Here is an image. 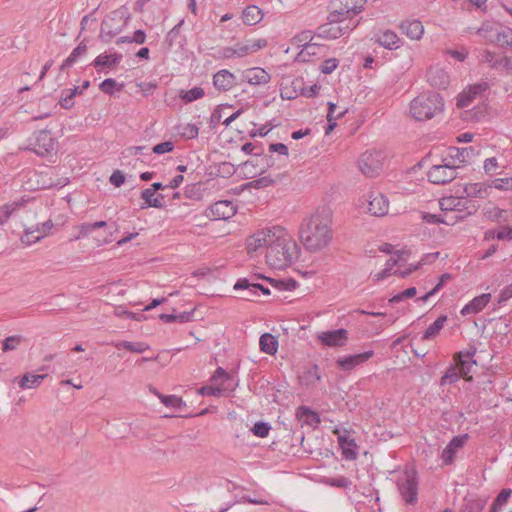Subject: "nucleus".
I'll list each match as a JSON object with an SVG mask.
<instances>
[{
  "label": "nucleus",
  "mask_w": 512,
  "mask_h": 512,
  "mask_svg": "<svg viewBox=\"0 0 512 512\" xmlns=\"http://www.w3.org/2000/svg\"><path fill=\"white\" fill-rule=\"evenodd\" d=\"M416 293H417V290L415 287H409V288L405 289L404 291H402L401 293H398V294L394 295L393 297H391L389 299V303L395 304V303H399V302L403 301L406 298H413L416 295Z\"/></svg>",
  "instance_id": "60"
},
{
  "label": "nucleus",
  "mask_w": 512,
  "mask_h": 512,
  "mask_svg": "<svg viewBox=\"0 0 512 512\" xmlns=\"http://www.w3.org/2000/svg\"><path fill=\"white\" fill-rule=\"evenodd\" d=\"M389 201L380 192H371L368 200V211L373 216H384L388 213Z\"/></svg>",
  "instance_id": "17"
},
{
  "label": "nucleus",
  "mask_w": 512,
  "mask_h": 512,
  "mask_svg": "<svg viewBox=\"0 0 512 512\" xmlns=\"http://www.w3.org/2000/svg\"><path fill=\"white\" fill-rule=\"evenodd\" d=\"M74 98L69 89H64L61 92L59 104L63 109L69 110L74 106Z\"/></svg>",
  "instance_id": "62"
},
{
  "label": "nucleus",
  "mask_w": 512,
  "mask_h": 512,
  "mask_svg": "<svg viewBox=\"0 0 512 512\" xmlns=\"http://www.w3.org/2000/svg\"><path fill=\"white\" fill-rule=\"evenodd\" d=\"M337 106L335 103L333 102H328V113H327V122H328V125H327V128H326V131L325 133L326 134H329L331 131L334 130V128L337 126V119L343 117L347 110H343L341 112H339L338 114H336V116H333V111L336 110Z\"/></svg>",
  "instance_id": "45"
},
{
  "label": "nucleus",
  "mask_w": 512,
  "mask_h": 512,
  "mask_svg": "<svg viewBox=\"0 0 512 512\" xmlns=\"http://www.w3.org/2000/svg\"><path fill=\"white\" fill-rule=\"evenodd\" d=\"M212 382H217L218 380H222L223 382H228V384L233 385L231 382L233 381V377L230 373H228L222 367H218L211 376L210 379Z\"/></svg>",
  "instance_id": "61"
},
{
  "label": "nucleus",
  "mask_w": 512,
  "mask_h": 512,
  "mask_svg": "<svg viewBox=\"0 0 512 512\" xmlns=\"http://www.w3.org/2000/svg\"><path fill=\"white\" fill-rule=\"evenodd\" d=\"M485 505V499L465 497L462 504V512H481Z\"/></svg>",
  "instance_id": "39"
},
{
  "label": "nucleus",
  "mask_w": 512,
  "mask_h": 512,
  "mask_svg": "<svg viewBox=\"0 0 512 512\" xmlns=\"http://www.w3.org/2000/svg\"><path fill=\"white\" fill-rule=\"evenodd\" d=\"M34 145L37 147L35 152L44 156L50 153L54 149V138L51 132L44 129L35 133Z\"/></svg>",
  "instance_id": "19"
},
{
  "label": "nucleus",
  "mask_w": 512,
  "mask_h": 512,
  "mask_svg": "<svg viewBox=\"0 0 512 512\" xmlns=\"http://www.w3.org/2000/svg\"><path fill=\"white\" fill-rule=\"evenodd\" d=\"M324 50V45L307 42L297 54L296 60L299 62H310L312 61V57L320 55Z\"/></svg>",
  "instance_id": "27"
},
{
  "label": "nucleus",
  "mask_w": 512,
  "mask_h": 512,
  "mask_svg": "<svg viewBox=\"0 0 512 512\" xmlns=\"http://www.w3.org/2000/svg\"><path fill=\"white\" fill-rule=\"evenodd\" d=\"M185 20L181 19L178 24H176L172 29L168 31L165 36V44L168 48L173 47L178 44L180 46L185 42V37L181 34V27L183 26Z\"/></svg>",
  "instance_id": "33"
},
{
  "label": "nucleus",
  "mask_w": 512,
  "mask_h": 512,
  "mask_svg": "<svg viewBox=\"0 0 512 512\" xmlns=\"http://www.w3.org/2000/svg\"><path fill=\"white\" fill-rule=\"evenodd\" d=\"M444 108V99L434 91L419 94L410 103V114L417 121L432 119Z\"/></svg>",
  "instance_id": "4"
},
{
  "label": "nucleus",
  "mask_w": 512,
  "mask_h": 512,
  "mask_svg": "<svg viewBox=\"0 0 512 512\" xmlns=\"http://www.w3.org/2000/svg\"><path fill=\"white\" fill-rule=\"evenodd\" d=\"M490 299L491 295L489 293H484L479 296H476L462 308L461 314L463 316H466L469 314L479 313L487 306V304L490 302Z\"/></svg>",
  "instance_id": "25"
},
{
  "label": "nucleus",
  "mask_w": 512,
  "mask_h": 512,
  "mask_svg": "<svg viewBox=\"0 0 512 512\" xmlns=\"http://www.w3.org/2000/svg\"><path fill=\"white\" fill-rule=\"evenodd\" d=\"M498 24L491 22H483L481 27L478 28L477 34L485 38L488 42L491 43V39L495 37V34L498 32Z\"/></svg>",
  "instance_id": "50"
},
{
  "label": "nucleus",
  "mask_w": 512,
  "mask_h": 512,
  "mask_svg": "<svg viewBox=\"0 0 512 512\" xmlns=\"http://www.w3.org/2000/svg\"><path fill=\"white\" fill-rule=\"evenodd\" d=\"M262 18V10L256 5H249L242 12V19L246 25H255L259 23Z\"/></svg>",
  "instance_id": "37"
},
{
  "label": "nucleus",
  "mask_w": 512,
  "mask_h": 512,
  "mask_svg": "<svg viewBox=\"0 0 512 512\" xmlns=\"http://www.w3.org/2000/svg\"><path fill=\"white\" fill-rule=\"evenodd\" d=\"M298 378L302 386L310 388L316 386V384L321 381L322 375L319 366L313 364L306 367Z\"/></svg>",
  "instance_id": "22"
},
{
  "label": "nucleus",
  "mask_w": 512,
  "mask_h": 512,
  "mask_svg": "<svg viewBox=\"0 0 512 512\" xmlns=\"http://www.w3.org/2000/svg\"><path fill=\"white\" fill-rule=\"evenodd\" d=\"M512 495V490L509 488L502 489L494 499L490 512H499V510L507 503Z\"/></svg>",
  "instance_id": "48"
},
{
  "label": "nucleus",
  "mask_w": 512,
  "mask_h": 512,
  "mask_svg": "<svg viewBox=\"0 0 512 512\" xmlns=\"http://www.w3.org/2000/svg\"><path fill=\"white\" fill-rule=\"evenodd\" d=\"M270 430H271V426L269 425V423L264 422V421L255 422L253 427L251 428V432L255 436L260 437V438H264V437L268 436Z\"/></svg>",
  "instance_id": "57"
},
{
  "label": "nucleus",
  "mask_w": 512,
  "mask_h": 512,
  "mask_svg": "<svg viewBox=\"0 0 512 512\" xmlns=\"http://www.w3.org/2000/svg\"><path fill=\"white\" fill-rule=\"evenodd\" d=\"M402 32L412 40H419L424 33V26L419 20H406L400 25Z\"/></svg>",
  "instance_id": "26"
},
{
  "label": "nucleus",
  "mask_w": 512,
  "mask_h": 512,
  "mask_svg": "<svg viewBox=\"0 0 512 512\" xmlns=\"http://www.w3.org/2000/svg\"><path fill=\"white\" fill-rule=\"evenodd\" d=\"M397 486L406 503L414 505L417 502L418 479L415 470L405 471L404 477L398 480Z\"/></svg>",
  "instance_id": "9"
},
{
  "label": "nucleus",
  "mask_w": 512,
  "mask_h": 512,
  "mask_svg": "<svg viewBox=\"0 0 512 512\" xmlns=\"http://www.w3.org/2000/svg\"><path fill=\"white\" fill-rule=\"evenodd\" d=\"M293 84H294L295 90L297 88H299L300 95L308 97V98H312V97L317 96L318 93H319V90H320V86L317 85V84H313L311 86H305V84H304L302 79H296L293 82Z\"/></svg>",
  "instance_id": "46"
},
{
  "label": "nucleus",
  "mask_w": 512,
  "mask_h": 512,
  "mask_svg": "<svg viewBox=\"0 0 512 512\" xmlns=\"http://www.w3.org/2000/svg\"><path fill=\"white\" fill-rule=\"evenodd\" d=\"M235 388H236V385H230V384H228L226 387H214V386L205 385V386L200 387L197 390V392H198V394H200L202 396L219 397V396H222L225 391H227V390L233 391V390H235Z\"/></svg>",
  "instance_id": "41"
},
{
  "label": "nucleus",
  "mask_w": 512,
  "mask_h": 512,
  "mask_svg": "<svg viewBox=\"0 0 512 512\" xmlns=\"http://www.w3.org/2000/svg\"><path fill=\"white\" fill-rule=\"evenodd\" d=\"M296 417L302 423V425L305 424L315 428L320 423V417L318 413L307 406L298 407L296 411Z\"/></svg>",
  "instance_id": "28"
},
{
  "label": "nucleus",
  "mask_w": 512,
  "mask_h": 512,
  "mask_svg": "<svg viewBox=\"0 0 512 512\" xmlns=\"http://www.w3.org/2000/svg\"><path fill=\"white\" fill-rule=\"evenodd\" d=\"M484 215L493 222H501L507 220V211L499 207L486 208Z\"/></svg>",
  "instance_id": "53"
},
{
  "label": "nucleus",
  "mask_w": 512,
  "mask_h": 512,
  "mask_svg": "<svg viewBox=\"0 0 512 512\" xmlns=\"http://www.w3.org/2000/svg\"><path fill=\"white\" fill-rule=\"evenodd\" d=\"M453 361L459 369V373H461L462 378L466 381H471L472 376H470L469 373L471 372L473 365H477V361L475 359H468L465 357H460L459 359L456 353L453 355Z\"/></svg>",
  "instance_id": "34"
},
{
  "label": "nucleus",
  "mask_w": 512,
  "mask_h": 512,
  "mask_svg": "<svg viewBox=\"0 0 512 512\" xmlns=\"http://www.w3.org/2000/svg\"><path fill=\"white\" fill-rule=\"evenodd\" d=\"M366 0H332L325 23L319 25L315 34L327 40L348 36L361 22L357 15L364 10Z\"/></svg>",
  "instance_id": "1"
},
{
  "label": "nucleus",
  "mask_w": 512,
  "mask_h": 512,
  "mask_svg": "<svg viewBox=\"0 0 512 512\" xmlns=\"http://www.w3.org/2000/svg\"><path fill=\"white\" fill-rule=\"evenodd\" d=\"M329 211H317L303 219L299 228V237L304 248L315 253L326 248L333 238Z\"/></svg>",
  "instance_id": "2"
},
{
  "label": "nucleus",
  "mask_w": 512,
  "mask_h": 512,
  "mask_svg": "<svg viewBox=\"0 0 512 512\" xmlns=\"http://www.w3.org/2000/svg\"><path fill=\"white\" fill-rule=\"evenodd\" d=\"M213 86L218 92H228L237 85V78L228 69L217 71L212 78Z\"/></svg>",
  "instance_id": "14"
},
{
  "label": "nucleus",
  "mask_w": 512,
  "mask_h": 512,
  "mask_svg": "<svg viewBox=\"0 0 512 512\" xmlns=\"http://www.w3.org/2000/svg\"><path fill=\"white\" fill-rule=\"evenodd\" d=\"M17 203H7L0 206V226L3 225L17 209Z\"/></svg>",
  "instance_id": "58"
},
{
  "label": "nucleus",
  "mask_w": 512,
  "mask_h": 512,
  "mask_svg": "<svg viewBox=\"0 0 512 512\" xmlns=\"http://www.w3.org/2000/svg\"><path fill=\"white\" fill-rule=\"evenodd\" d=\"M123 56L120 53H113V54H100L97 56L91 63L92 66H94L97 70V72H106L105 69H111L118 65Z\"/></svg>",
  "instance_id": "20"
},
{
  "label": "nucleus",
  "mask_w": 512,
  "mask_h": 512,
  "mask_svg": "<svg viewBox=\"0 0 512 512\" xmlns=\"http://www.w3.org/2000/svg\"><path fill=\"white\" fill-rule=\"evenodd\" d=\"M318 339L328 347H342L348 340V331L344 328L322 332Z\"/></svg>",
  "instance_id": "15"
},
{
  "label": "nucleus",
  "mask_w": 512,
  "mask_h": 512,
  "mask_svg": "<svg viewBox=\"0 0 512 512\" xmlns=\"http://www.w3.org/2000/svg\"><path fill=\"white\" fill-rule=\"evenodd\" d=\"M468 434H462L454 436L447 446L444 448L441 454V459L445 465H449L453 463L456 452L458 449L462 448L465 442L468 440Z\"/></svg>",
  "instance_id": "18"
},
{
  "label": "nucleus",
  "mask_w": 512,
  "mask_h": 512,
  "mask_svg": "<svg viewBox=\"0 0 512 512\" xmlns=\"http://www.w3.org/2000/svg\"><path fill=\"white\" fill-rule=\"evenodd\" d=\"M374 351L368 350L363 353L354 354V355H348L339 357L336 360V364L338 368H340L342 371H351L357 366L365 363L368 361L371 357H373Z\"/></svg>",
  "instance_id": "13"
},
{
  "label": "nucleus",
  "mask_w": 512,
  "mask_h": 512,
  "mask_svg": "<svg viewBox=\"0 0 512 512\" xmlns=\"http://www.w3.org/2000/svg\"><path fill=\"white\" fill-rule=\"evenodd\" d=\"M259 346L262 352L269 355H275L278 350V340L274 335L264 333L260 336Z\"/></svg>",
  "instance_id": "36"
},
{
  "label": "nucleus",
  "mask_w": 512,
  "mask_h": 512,
  "mask_svg": "<svg viewBox=\"0 0 512 512\" xmlns=\"http://www.w3.org/2000/svg\"><path fill=\"white\" fill-rule=\"evenodd\" d=\"M123 87V83H117L113 78H106L99 85V89L109 96L114 95L115 90L118 92L122 91Z\"/></svg>",
  "instance_id": "47"
},
{
  "label": "nucleus",
  "mask_w": 512,
  "mask_h": 512,
  "mask_svg": "<svg viewBox=\"0 0 512 512\" xmlns=\"http://www.w3.org/2000/svg\"><path fill=\"white\" fill-rule=\"evenodd\" d=\"M24 337L22 335H13L6 337L2 341V351L3 352H9L14 351L18 348V346L24 342Z\"/></svg>",
  "instance_id": "54"
},
{
  "label": "nucleus",
  "mask_w": 512,
  "mask_h": 512,
  "mask_svg": "<svg viewBox=\"0 0 512 512\" xmlns=\"http://www.w3.org/2000/svg\"><path fill=\"white\" fill-rule=\"evenodd\" d=\"M339 65V60L337 58H328L322 62L319 67V70L323 74H331Z\"/></svg>",
  "instance_id": "63"
},
{
  "label": "nucleus",
  "mask_w": 512,
  "mask_h": 512,
  "mask_svg": "<svg viewBox=\"0 0 512 512\" xmlns=\"http://www.w3.org/2000/svg\"><path fill=\"white\" fill-rule=\"evenodd\" d=\"M275 183V180L272 179L270 176H263L258 179L252 180L250 182H247L242 185L243 189H261L266 188Z\"/></svg>",
  "instance_id": "52"
},
{
  "label": "nucleus",
  "mask_w": 512,
  "mask_h": 512,
  "mask_svg": "<svg viewBox=\"0 0 512 512\" xmlns=\"http://www.w3.org/2000/svg\"><path fill=\"white\" fill-rule=\"evenodd\" d=\"M263 278L266 279L267 281H269L273 287H275L279 290L292 291L298 287V282L293 278L280 279V280L268 278V277H263Z\"/></svg>",
  "instance_id": "44"
},
{
  "label": "nucleus",
  "mask_w": 512,
  "mask_h": 512,
  "mask_svg": "<svg viewBox=\"0 0 512 512\" xmlns=\"http://www.w3.org/2000/svg\"><path fill=\"white\" fill-rule=\"evenodd\" d=\"M160 399L166 407H172L177 410H180L182 407L186 406V403L182 400V398L176 395H160Z\"/></svg>",
  "instance_id": "55"
},
{
  "label": "nucleus",
  "mask_w": 512,
  "mask_h": 512,
  "mask_svg": "<svg viewBox=\"0 0 512 512\" xmlns=\"http://www.w3.org/2000/svg\"><path fill=\"white\" fill-rule=\"evenodd\" d=\"M255 159L244 162L241 167L246 179L256 176V167H261L259 174L262 175L274 165V158L271 154H265L262 147L254 154Z\"/></svg>",
  "instance_id": "8"
},
{
  "label": "nucleus",
  "mask_w": 512,
  "mask_h": 512,
  "mask_svg": "<svg viewBox=\"0 0 512 512\" xmlns=\"http://www.w3.org/2000/svg\"><path fill=\"white\" fill-rule=\"evenodd\" d=\"M333 434L337 435L338 444L345 460L353 461L358 456V446L354 438L350 437L347 429L335 428Z\"/></svg>",
  "instance_id": "11"
},
{
  "label": "nucleus",
  "mask_w": 512,
  "mask_h": 512,
  "mask_svg": "<svg viewBox=\"0 0 512 512\" xmlns=\"http://www.w3.org/2000/svg\"><path fill=\"white\" fill-rule=\"evenodd\" d=\"M237 57L236 47H221L213 54L216 60H225Z\"/></svg>",
  "instance_id": "56"
},
{
  "label": "nucleus",
  "mask_w": 512,
  "mask_h": 512,
  "mask_svg": "<svg viewBox=\"0 0 512 512\" xmlns=\"http://www.w3.org/2000/svg\"><path fill=\"white\" fill-rule=\"evenodd\" d=\"M255 283L250 282L247 278H240L234 284V290H245L246 294L242 296L243 300L256 301V297L259 296L257 289L253 288Z\"/></svg>",
  "instance_id": "35"
},
{
  "label": "nucleus",
  "mask_w": 512,
  "mask_h": 512,
  "mask_svg": "<svg viewBox=\"0 0 512 512\" xmlns=\"http://www.w3.org/2000/svg\"><path fill=\"white\" fill-rule=\"evenodd\" d=\"M267 46L266 39H248L245 42H238L235 44L237 57L242 58L248 54L257 52Z\"/></svg>",
  "instance_id": "21"
},
{
  "label": "nucleus",
  "mask_w": 512,
  "mask_h": 512,
  "mask_svg": "<svg viewBox=\"0 0 512 512\" xmlns=\"http://www.w3.org/2000/svg\"><path fill=\"white\" fill-rule=\"evenodd\" d=\"M53 228V223L51 220L45 221L41 224V226L37 225L36 227V237L31 242H37L40 241L42 238H44L50 230Z\"/></svg>",
  "instance_id": "64"
},
{
  "label": "nucleus",
  "mask_w": 512,
  "mask_h": 512,
  "mask_svg": "<svg viewBox=\"0 0 512 512\" xmlns=\"http://www.w3.org/2000/svg\"><path fill=\"white\" fill-rule=\"evenodd\" d=\"M447 321L446 315L439 316L431 325L428 326V328L425 330L422 339L423 340H429L433 337H435L440 330L443 328L444 324Z\"/></svg>",
  "instance_id": "40"
},
{
  "label": "nucleus",
  "mask_w": 512,
  "mask_h": 512,
  "mask_svg": "<svg viewBox=\"0 0 512 512\" xmlns=\"http://www.w3.org/2000/svg\"><path fill=\"white\" fill-rule=\"evenodd\" d=\"M512 38V29L511 28H503L499 29L495 34V37L491 39V43L496 44L499 47H509Z\"/></svg>",
  "instance_id": "42"
},
{
  "label": "nucleus",
  "mask_w": 512,
  "mask_h": 512,
  "mask_svg": "<svg viewBox=\"0 0 512 512\" xmlns=\"http://www.w3.org/2000/svg\"><path fill=\"white\" fill-rule=\"evenodd\" d=\"M427 77L430 85L436 88L445 89L449 84V76L443 69H430Z\"/></svg>",
  "instance_id": "31"
},
{
  "label": "nucleus",
  "mask_w": 512,
  "mask_h": 512,
  "mask_svg": "<svg viewBox=\"0 0 512 512\" xmlns=\"http://www.w3.org/2000/svg\"><path fill=\"white\" fill-rule=\"evenodd\" d=\"M129 14L123 9L112 11L110 15L102 21L99 38L108 43L111 39L121 32L124 25L129 19Z\"/></svg>",
  "instance_id": "5"
},
{
  "label": "nucleus",
  "mask_w": 512,
  "mask_h": 512,
  "mask_svg": "<svg viewBox=\"0 0 512 512\" xmlns=\"http://www.w3.org/2000/svg\"><path fill=\"white\" fill-rule=\"evenodd\" d=\"M45 377L46 375L26 373L18 380V385L21 389L36 388L41 384Z\"/></svg>",
  "instance_id": "38"
},
{
  "label": "nucleus",
  "mask_w": 512,
  "mask_h": 512,
  "mask_svg": "<svg viewBox=\"0 0 512 512\" xmlns=\"http://www.w3.org/2000/svg\"><path fill=\"white\" fill-rule=\"evenodd\" d=\"M115 347L118 349L124 348L130 352L135 353H143L149 349V345L145 342H130V341H121L115 344Z\"/></svg>",
  "instance_id": "49"
},
{
  "label": "nucleus",
  "mask_w": 512,
  "mask_h": 512,
  "mask_svg": "<svg viewBox=\"0 0 512 512\" xmlns=\"http://www.w3.org/2000/svg\"><path fill=\"white\" fill-rule=\"evenodd\" d=\"M488 88L486 82L477 83L470 86L467 90L462 91L457 97V107L467 108L469 107L476 96L483 94Z\"/></svg>",
  "instance_id": "16"
},
{
  "label": "nucleus",
  "mask_w": 512,
  "mask_h": 512,
  "mask_svg": "<svg viewBox=\"0 0 512 512\" xmlns=\"http://www.w3.org/2000/svg\"><path fill=\"white\" fill-rule=\"evenodd\" d=\"M276 235V226L272 228H267L265 230L259 231L248 238L247 240V250L248 253L256 252L258 249L262 247H266V251L268 250L269 245L272 242V239Z\"/></svg>",
  "instance_id": "12"
},
{
  "label": "nucleus",
  "mask_w": 512,
  "mask_h": 512,
  "mask_svg": "<svg viewBox=\"0 0 512 512\" xmlns=\"http://www.w3.org/2000/svg\"><path fill=\"white\" fill-rule=\"evenodd\" d=\"M243 79L251 85H263L270 81L271 76L263 68L255 67L245 70L243 72Z\"/></svg>",
  "instance_id": "24"
},
{
  "label": "nucleus",
  "mask_w": 512,
  "mask_h": 512,
  "mask_svg": "<svg viewBox=\"0 0 512 512\" xmlns=\"http://www.w3.org/2000/svg\"><path fill=\"white\" fill-rule=\"evenodd\" d=\"M300 248L287 231L276 226V235L266 251L267 264L278 270L290 266L299 257Z\"/></svg>",
  "instance_id": "3"
},
{
  "label": "nucleus",
  "mask_w": 512,
  "mask_h": 512,
  "mask_svg": "<svg viewBox=\"0 0 512 512\" xmlns=\"http://www.w3.org/2000/svg\"><path fill=\"white\" fill-rule=\"evenodd\" d=\"M474 155L475 149L473 147H450L448 154L450 161L454 164L456 160H458L459 163L462 164L468 163Z\"/></svg>",
  "instance_id": "29"
},
{
  "label": "nucleus",
  "mask_w": 512,
  "mask_h": 512,
  "mask_svg": "<svg viewBox=\"0 0 512 512\" xmlns=\"http://www.w3.org/2000/svg\"><path fill=\"white\" fill-rule=\"evenodd\" d=\"M141 198L144 200V204L141 205V209L153 207V208H163L164 207V196L162 194H158L155 196L154 190L149 188L143 190L141 192Z\"/></svg>",
  "instance_id": "32"
},
{
  "label": "nucleus",
  "mask_w": 512,
  "mask_h": 512,
  "mask_svg": "<svg viewBox=\"0 0 512 512\" xmlns=\"http://www.w3.org/2000/svg\"><path fill=\"white\" fill-rule=\"evenodd\" d=\"M205 95V91L201 87H194L190 90H181L179 97L185 102L190 103L195 100L202 98Z\"/></svg>",
  "instance_id": "51"
},
{
  "label": "nucleus",
  "mask_w": 512,
  "mask_h": 512,
  "mask_svg": "<svg viewBox=\"0 0 512 512\" xmlns=\"http://www.w3.org/2000/svg\"><path fill=\"white\" fill-rule=\"evenodd\" d=\"M443 161L444 164L433 165L427 173L428 180L433 184L444 185L457 177V169L460 165L448 161V158Z\"/></svg>",
  "instance_id": "7"
},
{
  "label": "nucleus",
  "mask_w": 512,
  "mask_h": 512,
  "mask_svg": "<svg viewBox=\"0 0 512 512\" xmlns=\"http://www.w3.org/2000/svg\"><path fill=\"white\" fill-rule=\"evenodd\" d=\"M237 212V208L232 201L220 200L211 204L205 210V216L210 220H228Z\"/></svg>",
  "instance_id": "10"
},
{
  "label": "nucleus",
  "mask_w": 512,
  "mask_h": 512,
  "mask_svg": "<svg viewBox=\"0 0 512 512\" xmlns=\"http://www.w3.org/2000/svg\"><path fill=\"white\" fill-rule=\"evenodd\" d=\"M480 61L487 63L491 68H497L500 66V62L495 57V53L490 50H483L480 54Z\"/></svg>",
  "instance_id": "59"
},
{
  "label": "nucleus",
  "mask_w": 512,
  "mask_h": 512,
  "mask_svg": "<svg viewBox=\"0 0 512 512\" xmlns=\"http://www.w3.org/2000/svg\"><path fill=\"white\" fill-rule=\"evenodd\" d=\"M376 43H378L380 46L389 49V50H396L398 49L402 42L401 39L397 36V34L391 30H386L380 33H377L374 35V38Z\"/></svg>",
  "instance_id": "23"
},
{
  "label": "nucleus",
  "mask_w": 512,
  "mask_h": 512,
  "mask_svg": "<svg viewBox=\"0 0 512 512\" xmlns=\"http://www.w3.org/2000/svg\"><path fill=\"white\" fill-rule=\"evenodd\" d=\"M460 378H462V375L459 373L457 366L453 364L447 368L446 372L441 377L440 385H452L458 382Z\"/></svg>",
  "instance_id": "43"
},
{
  "label": "nucleus",
  "mask_w": 512,
  "mask_h": 512,
  "mask_svg": "<svg viewBox=\"0 0 512 512\" xmlns=\"http://www.w3.org/2000/svg\"><path fill=\"white\" fill-rule=\"evenodd\" d=\"M468 202L464 200V198H459L455 196L444 197L440 200V209L444 212H455L461 213L462 207L465 206Z\"/></svg>",
  "instance_id": "30"
},
{
  "label": "nucleus",
  "mask_w": 512,
  "mask_h": 512,
  "mask_svg": "<svg viewBox=\"0 0 512 512\" xmlns=\"http://www.w3.org/2000/svg\"><path fill=\"white\" fill-rule=\"evenodd\" d=\"M384 158L380 150H367L359 159V169L367 177H376L382 170Z\"/></svg>",
  "instance_id": "6"
}]
</instances>
